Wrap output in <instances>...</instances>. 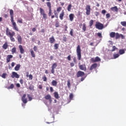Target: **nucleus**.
I'll return each mask as SVG.
<instances>
[{
	"label": "nucleus",
	"instance_id": "f8f14e48",
	"mask_svg": "<svg viewBox=\"0 0 126 126\" xmlns=\"http://www.w3.org/2000/svg\"><path fill=\"white\" fill-rule=\"evenodd\" d=\"M13 58V56L11 55H8L6 57V63H10V59Z\"/></svg>",
	"mask_w": 126,
	"mask_h": 126
},
{
	"label": "nucleus",
	"instance_id": "c756f323",
	"mask_svg": "<svg viewBox=\"0 0 126 126\" xmlns=\"http://www.w3.org/2000/svg\"><path fill=\"white\" fill-rule=\"evenodd\" d=\"M82 30L84 32H85V31H86V25L85 24V23H84L83 24Z\"/></svg>",
	"mask_w": 126,
	"mask_h": 126
},
{
	"label": "nucleus",
	"instance_id": "603ef678",
	"mask_svg": "<svg viewBox=\"0 0 126 126\" xmlns=\"http://www.w3.org/2000/svg\"><path fill=\"white\" fill-rule=\"evenodd\" d=\"M91 61L92 63H96V60L95 59V58H92L91 59Z\"/></svg>",
	"mask_w": 126,
	"mask_h": 126
},
{
	"label": "nucleus",
	"instance_id": "cd10ccee",
	"mask_svg": "<svg viewBox=\"0 0 126 126\" xmlns=\"http://www.w3.org/2000/svg\"><path fill=\"white\" fill-rule=\"evenodd\" d=\"M46 4H47V6L48 7L49 9L52 8V4L51 3V2H46Z\"/></svg>",
	"mask_w": 126,
	"mask_h": 126
},
{
	"label": "nucleus",
	"instance_id": "6e6d98bb",
	"mask_svg": "<svg viewBox=\"0 0 126 126\" xmlns=\"http://www.w3.org/2000/svg\"><path fill=\"white\" fill-rule=\"evenodd\" d=\"M34 52H37V50H38V48H37V46H34L33 48Z\"/></svg>",
	"mask_w": 126,
	"mask_h": 126
},
{
	"label": "nucleus",
	"instance_id": "f257e3e1",
	"mask_svg": "<svg viewBox=\"0 0 126 126\" xmlns=\"http://www.w3.org/2000/svg\"><path fill=\"white\" fill-rule=\"evenodd\" d=\"M10 15L11 17V22L12 23L13 29L14 30H15L16 31L18 32V31H19V29H18V27H17V25H16V23L14 22V19L13 18V15H14L13 10L12 9L10 10Z\"/></svg>",
	"mask_w": 126,
	"mask_h": 126
},
{
	"label": "nucleus",
	"instance_id": "ea45409f",
	"mask_svg": "<svg viewBox=\"0 0 126 126\" xmlns=\"http://www.w3.org/2000/svg\"><path fill=\"white\" fill-rule=\"evenodd\" d=\"M29 89L30 90H32V91H34V86L32 85H30L29 87Z\"/></svg>",
	"mask_w": 126,
	"mask_h": 126
},
{
	"label": "nucleus",
	"instance_id": "20e7f679",
	"mask_svg": "<svg viewBox=\"0 0 126 126\" xmlns=\"http://www.w3.org/2000/svg\"><path fill=\"white\" fill-rule=\"evenodd\" d=\"M95 26V28H96V29H98V30H102L104 29V25L98 22H96Z\"/></svg>",
	"mask_w": 126,
	"mask_h": 126
},
{
	"label": "nucleus",
	"instance_id": "c85d7f7f",
	"mask_svg": "<svg viewBox=\"0 0 126 126\" xmlns=\"http://www.w3.org/2000/svg\"><path fill=\"white\" fill-rule=\"evenodd\" d=\"M59 43H55L54 45L55 50H58L59 49Z\"/></svg>",
	"mask_w": 126,
	"mask_h": 126
},
{
	"label": "nucleus",
	"instance_id": "de8ad7c7",
	"mask_svg": "<svg viewBox=\"0 0 126 126\" xmlns=\"http://www.w3.org/2000/svg\"><path fill=\"white\" fill-rule=\"evenodd\" d=\"M28 98H29V101H32V97L30 96V94H28Z\"/></svg>",
	"mask_w": 126,
	"mask_h": 126
},
{
	"label": "nucleus",
	"instance_id": "79ce46f5",
	"mask_svg": "<svg viewBox=\"0 0 126 126\" xmlns=\"http://www.w3.org/2000/svg\"><path fill=\"white\" fill-rule=\"evenodd\" d=\"M116 50H118V48L117 47H116V46H113L112 47V49L111 50V52H115V51H116Z\"/></svg>",
	"mask_w": 126,
	"mask_h": 126
},
{
	"label": "nucleus",
	"instance_id": "7c9ffc66",
	"mask_svg": "<svg viewBox=\"0 0 126 126\" xmlns=\"http://www.w3.org/2000/svg\"><path fill=\"white\" fill-rule=\"evenodd\" d=\"M67 85L68 88H70V86H71V85H70V80L68 79L67 81Z\"/></svg>",
	"mask_w": 126,
	"mask_h": 126
},
{
	"label": "nucleus",
	"instance_id": "aec40b11",
	"mask_svg": "<svg viewBox=\"0 0 126 126\" xmlns=\"http://www.w3.org/2000/svg\"><path fill=\"white\" fill-rule=\"evenodd\" d=\"M111 9L112 10V11H116V12H118L119 11V9H118V7H117V6L111 7Z\"/></svg>",
	"mask_w": 126,
	"mask_h": 126
},
{
	"label": "nucleus",
	"instance_id": "4d7b16f0",
	"mask_svg": "<svg viewBox=\"0 0 126 126\" xmlns=\"http://www.w3.org/2000/svg\"><path fill=\"white\" fill-rule=\"evenodd\" d=\"M42 79L43 80V81H47V77H46V76H44L42 77Z\"/></svg>",
	"mask_w": 126,
	"mask_h": 126
},
{
	"label": "nucleus",
	"instance_id": "c03bdc74",
	"mask_svg": "<svg viewBox=\"0 0 126 126\" xmlns=\"http://www.w3.org/2000/svg\"><path fill=\"white\" fill-rule=\"evenodd\" d=\"M69 99L70 100H72V99H73V94H69Z\"/></svg>",
	"mask_w": 126,
	"mask_h": 126
},
{
	"label": "nucleus",
	"instance_id": "473e14b6",
	"mask_svg": "<svg viewBox=\"0 0 126 126\" xmlns=\"http://www.w3.org/2000/svg\"><path fill=\"white\" fill-rule=\"evenodd\" d=\"M94 23V21L93 20H91L90 21V23H89V26H90V27H92V25H93Z\"/></svg>",
	"mask_w": 126,
	"mask_h": 126
},
{
	"label": "nucleus",
	"instance_id": "5701e85b",
	"mask_svg": "<svg viewBox=\"0 0 126 126\" xmlns=\"http://www.w3.org/2000/svg\"><path fill=\"white\" fill-rule=\"evenodd\" d=\"M110 38H115V37H116V32H111L110 33Z\"/></svg>",
	"mask_w": 126,
	"mask_h": 126
},
{
	"label": "nucleus",
	"instance_id": "0eeeda50",
	"mask_svg": "<svg viewBox=\"0 0 126 126\" xmlns=\"http://www.w3.org/2000/svg\"><path fill=\"white\" fill-rule=\"evenodd\" d=\"M58 66L57 63H54L52 64L51 67V73L55 74V69Z\"/></svg>",
	"mask_w": 126,
	"mask_h": 126
},
{
	"label": "nucleus",
	"instance_id": "69168bd1",
	"mask_svg": "<svg viewBox=\"0 0 126 126\" xmlns=\"http://www.w3.org/2000/svg\"><path fill=\"white\" fill-rule=\"evenodd\" d=\"M38 88H39V89H42L43 86H42L41 85H39L38 86Z\"/></svg>",
	"mask_w": 126,
	"mask_h": 126
},
{
	"label": "nucleus",
	"instance_id": "052dcab7",
	"mask_svg": "<svg viewBox=\"0 0 126 126\" xmlns=\"http://www.w3.org/2000/svg\"><path fill=\"white\" fill-rule=\"evenodd\" d=\"M50 92L51 93H53V92H54V89H53V87H50Z\"/></svg>",
	"mask_w": 126,
	"mask_h": 126
},
{
	"label": "nucleus",
	"instance_id": "3c124183",
	"mask_svg": "<svg viewBox=\"0 0 126 126\" xmlns=\"http://www.w3.org/2000/svg\"><path fill=\"white\" fill-rule=\"evenodd\" d=\"M6 76V73H3L1 75V77L2 78H5Z\"/></svg>",
	"mask_w": 126,
	"mask_h": 126
},
{
	"label": "nucleus",
	"instance_id": "338daca9",
	"mask_svg": "<svg viewBox=\"0 0 126 126\" xmlns=\"http://www.w3.org/2000/svg\"><path fill=\"white\" fill-rule=\"evenodd\" d=\"M95 16H98V15H99V12H95Z\"/></svg>",
	"mask_w": 126,
	"mask_h": 126
},
{
	"label": "nucleus",
	"instance_id": "a878e982",
	"mask_svg": "<svg viewBox=\"0 0 126 126\" xmlns=\"http://www.w3.org/2000/svg\"><path fill=\"white\" fill-rule=\"evenodd\" d=\"M8 47V44H7L6 42L2 46V48L3 49H4V50H6Z\"/></svg>",
	"mask_w": 126,
	"mask_h": 126
},
{
	"label": "nucleus",
	"instance_id": "423d86ee",
	"mask_svg": "<svg viewBox=\"0 0 126 126\" xmlns=\"http://www.w3.org/2000/svg\"><path fill=\"white\" fill-rule=\"evenodd\" d=\"M86 14L87 15H90V13L91 12V7L90 5H87L86 6Z\"/></svg>",
	"mask_w": 126,
	"mask_h": 126
},
{
	"label": "nucleus",
	"instance_id": "4468645a",
	"mask_svg": "<svg viewBox=\"0 0 126 126\" xmlns=\"http://www.w3.org/2000/svg\"><path fill=\"white\" fill-rule=\"evenodd\" d=\"M45 99H46V100H49L50 103H52V96H51V95L50 94H47L46 95H45V96L44 97Z\"/></svg>",
	"mask_w": 126,
	"mask_h": 126
},
{
	"label": "nucleus",
	"instance_id": "09e8293b",
	"mask_svg": "<svg viewBox=\"0 0 126 126\" xmlns=\"http://www.w3.org/2000/svg\"><path fill=\"white\" fill-rule=\"evenodd\" d=\"M97 35L99 38H102V33H101L100 32H98L97 33Z\"/></svg>",
	"mask_w": 126,
	"mask_h": 126
},
{
	"label": "nucleus",
	"instance_id": "49530a36",
	"mask_svg": "<svg viewBox=\"0 0 126 126\" xmlns=\"http://www.w3.org/2000/svg\"><path fill=\"white\" fill-rule=\"evenodd\" d=\"M29 77L30 80H32V79H33V75H32V74H30L29 75Z\"/></svg>",
	"mask_w": 126,
	"mask_h": 126
},
{
	"label": "nucleus",
	"instance_id": "393cba45",
	"mask_svg": "<svg viewBox=\"0 0 126 126\" xmlns=\"http://www.w3.org/2000/svg\"><path fill=\"white\" fill-rule=\"evenodd\" d=\"M54 97L55 98H56V99H59V98H60V96H59V94L58 93V92H55L54 93Z\"/></svg>",
	"mask_w": 126,
	"mask_h": 126
},
{
	"label": "nucleus",
	"instance_id": "a211bd4d",
	"mask_svg": "<svg viewBox=\"0 0 126 126\" xmlns=\"http://www.w3.org/2000/svg\"><path fill=\"white\" fill-rule=\"evenodd\" d=\"M63 16H64V12L63 11L62 13L60 14L59 16L61 20H63Z\"/></svg>",
	"mask_w": 126,
	"mask_h": 126
},
{
	"label": "nucleus",
	"instance_id": "7ed1b4c3",
	"mask_svg": "<svg viewBox=\"0 0 126 126\" xmlns=\"http://www.w3.org/2000/svg\"><path fill=\"white\" fill-rule=\"evenodd\" d=\"M77 56L78 61L81 60V48H80V45H78L76 49Z\"/></svg>",
	"mask_w": 126,
	"mask_h": 126
},
{
	"label": "nucleus",
	"instance_id": "39448f33",
	"mask_svg": "<svg viewBox=\"0 0 126 126\" xmlns=\"http://www.w3.org/2000/svg\"><path fill=\"white\" fill-rule=\"evenodd\" d=\"M39 10L40 14L43 16L44 19L46 20L47 19V14L45 13V11L42 8H40Z\"/></svg>",
	"mask_w": 126,
	"mask_h": 126
},
{
	"label": "nucleus",
	"instance_id": "bf43d9fd",
	"mask_svg": "<svg viewBox=\"0 0 126 126\" xmlns=\"http://www.w3.org/2000/svg\"><path fill=\"white\" fill-rule=\"evenodd\" d=\"M73 61L75 63H77V61H76V58L75 57L73 58Z\"/></svg>",
	"mask_w": 126,
	"mask_h": 126
},
{
	"label": "nucleus",
	"instance_id": "9d476101",
	"mask_svg": "<svg viewBox=\"0 0 126 126\" xmlns=\"http://www.w3.org/2000/svg\"><path fill=\"white\" fill-rule=\"evenodd\" d=\"M22 101L24 104H26L27 103V98H26V94H24L22 97Z\"/></svg>",
	"mask_w": 126,
	"mask_h": 126
},
{
	"label": "nucleus",
	"instance_id": "680f3d73",
	"mask_svg": "<svg viewBox=\"0 0 126 126\" xmlns=\"http://www.w3.org/2000/svg\"><path fill=\"white\" fill-rule=\"evenodd\" d=\"M106 18H110L111 15H110V13L106 14Z\"/></svg>",
	"mask_w": 126,
	"mask_h": 126
},
{
	"label": "nucleus",
	"instance_id": "8fccbe9b",
	"mask_svg": "<svg viewBox=\"0 0 126 126\" xmlns=\"http://www.w3.org/2000/svg\"><path fill=\"white\" fill-rule=\"evenodd\" d=\"M67 38H66V37L65 36V35H64L63 36V41H64V42H66V40H67Z\"/></svg>",
	"mask_w": 126,
	"mask_h": 126
},
{
	"label": "nucleus",
	"instance_id": "e433bc0d",
	"mask_svg": "<svg viewBox=\"0 0 126 126\" xmlns=\"http://www.w3.org/2000/svg\"><path fill=\"white\" fill-rule=\"evenodd\" d=\"M95 63H97V62H101V59L99 58V57H96L95 58Z\"/></svg>",
	"mask_w": 126,
	"mask_h": 126
},
{
	"label": "nucleus",
	"instance_id": "ddd939ff",
	"mask_svg": "<svg viewBox=\"0 0 126 126\" xmlns=\"http://www.w3.org/2000/svg\"><path fill=\"white\" fill-rule=\"evenodd\" d=\"M97 66H98V64L96 63L93 64L90 68V70H93V69L96 68Z\"/></svg>",
	"mask_w": 126,
	"mask_h": 126
},
{
	"label": "nucleus",
	"instance_id": "37998d69",
	"mask_svg": "<svg viewBox=\"0 0 126 126\" xmlns=\"http://www.w3.org/2000/svg\"><path fill=\"white\" fill-rule=\"evenodd\" d=\"M49 13H48V15L49 16H52V8L51 9H49Z\"/></svg>",
	"mask_w": 126,
	"mask_h": 126
},
{
	"label": "nucleus",
	"instance_id": "a19ab883",
	"mask_svg": "<svg viewBox=\"0 0 126 126\" xmlns=\"http://www.w3.org/2000/svg\"><path fill=\"white\" fill-rule=\"evenodd\" d=\"M14 88V85H13V84H11L10 86V87H8V89H13V88Z\"/></svg>",
	"mask_w": 126,
	"mask_h": 126
},
{
	"label": "nucleus",
	"instance_id": "2eb2a0df",
	"mask_svg": "<svg viewBox=\"0 0 126 126\" xmlns=\"http://www.w3.org/2000/svg\"><path fill=\"white\" fill-rule=\"evenodd\" d=\"M19 49L21 54H24V53H25V50H24V49L23 48L22 45H19Z\"/></svg>",
	"mask_w": 126,
	"mask_h": 126
},
{
	"label": "nucleus",
	"instance_id": "b1692460",
	"mask_svg": "<svg viewBox=\"0 0 126 126\" xmlns=\"http://www.w3.org/2000/svg\"><path fill=\"white\" fill-rule=\"evenodd\" d=\"M51 84L53 86H57L58 85V82L56 80H53L51 82Z\"/></svg>",
	"mask_w": 126,
	"mask_h": 126
},
{
	"label": "nucleus",
	"instance_id": "5fc2aeb1",
	"mask_svg": "<svg viewBox=\"0 0 126 126\" xmlns=\"http://www.w3.org/2000/svg\"><path fill=\"white\" fill-rule=\"evenodd\" d=\"M61 10H62V7H59L57 8V11H58V12H60V11H61Z\"/></svg>",
	"mask_w": 126,
	"mask_h": 126
},
{
	"label": "nucleus",
	"instance_id": "72a5a7b5",
	"mask_svg": "<svg viewBox=\"0 0 126 126\" xmlns=\"http://www.w3.org/2000/svg\"><path fill=\"white\" fill-rule=\"evenodd\" d=\"M17 22H18L19 23H21V24H22V23H23V19H22V18H20L18 21Z\"/></svg>",
	"mask_w": 126,
	"mask_h": 126
},
{
	"label": "nucleus",
	"instance_id": "f704fd0d",
	"mask_svg": "<svg viewBox=\"0 0 126 126\" xmlns=\"http://www.w3.org/2000/svg\"><path fill=\"white\" fill-rule=\"evenodd\" d=\"M72 5L71 4H70L68 5V7H67V11H70V10H71V7H72Z\"/></svg>",
	"mask_w": 126,
	"mask_h": 126
},
{
	"label": "nucleus",
	"instance_id": "2f4dec72",
	"mask_svg": "<svg viewBox=\"0 0 126 126\" xmlns=\"http://www.w3.org/2000/svg\"><path fill=\"white\" fill-rule=\"evenodd\" d=\"M125 50L124 49H120L119 50V54L120 55H124V54H125Z\"/></svg>",
	"mask_w": 126,
	"mask_h": 126
},
{
	"label": "nucleus",
	"instance_id": "dca6fc26",
	"mask_svg": "<svg viewBox=\"0 0 126 126\" xmlns=\"http://www.w3.org/2000/svg\"><path fill=\"white\" fill-rule=\"evenodd\" d=\"M49 42L50 44H54L56 42V39L54 36H52L51 37L49 38Z\"/></svg>",
	"mask_w": 126,
	"mask_h": 126
},
{
	"label": "nucleus",
	"instance_id": "4be33fe9",
	"mask_svg": "<svg viewBox=\"0 0 126 126\" xmlns=\"http://www.w3.org/2000/svg\"><path fill=\"white\" fill-rule=\"evenodd\" d=\"M20 66H21L20 64H17L14 68L15 70H16V71H18V70L20 69Z\"/></svg>",
	"mask_w": 126,
	"mask_h": 126
},
{
	"label": "nucleus",
	"instance_id": "0e129e2a",
	"mask_svg": "<svg viewBox=\"0 0 126 126\" xmlns=\"http://www.w3.org/2000/svg\"><path fill=\"white\" fill-rule=\"evenodd\" d=\"M70 66H71V67H72L73 66H74V63H70Z\"/></svg>",
	"mask_w": 126,
	"mask_h": 126
},
{
	"label": "nucleus",
	"instance_id": "864d4df0",
	"mask_svg": "<svg viewBox=\"0 0 126 126\" xmlns=\"http://www.w3.org/2000/svg\"><path fill=\"white\" fill-rule=\"evenodd\" d=\"M70 34L71 36H73V29H71L70 32Z\"/></svg>",
	"mask_w": 126,
	"mask_h": 126
},
{
	"label": "nucleus",
	"instance_id": "412c9836",
	"mask_svg": "<svg viewBox=\"0 0 126 126\" xmlns=\"http://www.w3.org/2000/svg\"><path fill=\"white\" fill-rule=\"evenodd\" d=\"M70 21H73V19L74 18V14H70L69 15Z\"/></svg>",
	"mask_w": 126,
	"mask_h": 126
},
{
	"label": "nucleus",
	"instance_id": "6ab92c4d",
	"mask_svg": "<svg viewBox=\"0 0 126 126\" xmlns=\"http://www.w3.org/2000/svg\"><path fill=\"white\" fill-rule=\"evenodd\" d=\"M30 52L31 53V55L32 58H35L36 57V55H35V52H34V51H33V50L31 49L30 50Z\"/></svg>",
	"mask_w": 126,
	"mask_h": 126
},
{
	"label": "nucleus",
	"instance_id": "58836bf2",
	"mask_svg": "<svg viewBox=\"0 0 126 126\" xmlns=\"http://www.w3.org/2000/svg\"><path fill=\"white\" fill-rule=\"evenodd\" d=\"M121 25H122V26H124V27H126V21L121 22Z\"/></svg>",
	"mask_w": 126,
	"mask_h": 126
},
{
	"label": "nucleus",
	"instance_id": "4c0bfd02",
	"mask_svg": "<svg viewBox=\"0 0 126 126\" xmlns=\"http://www.w3.org/2000/svg\"><path fill=\"white\" fill-rule=\"evenodd\" d=\"M12 54H15V53H16V48L14 47L12 49L11 51Z\"/></svg>",
	"mask_w": 126,
	"mask_h": 126
},
{
	"label": "nucleus",
	"instance_id": "9b49d317",
	"mask_svg": "<svg viewBox=\"0 0 126 126\" xmlns=\"http://www.w3.org/2000/svg\"><path fill=\"white\" fill-rule=\"evenodd\" d=\"M11 76L12 78H14V77H15V78H19V75H18V74H17L16 72H12Z\"/></svg>",
	"mask_w": 126,
	"mask_h": 126
},
{
	"label": "nucleus",
	"instance_id": "e2e57ef3",
	"mask_svg": "<svg viewBox=\"0 0 126 126\" xmlns=\"http://www.w3.org/2000/svg\"><path fill=\"white\" fill-rule=\"evenodd\" d=\"M101 13L102 14H104V15H105V14H106V10H102V12H101Z\"/></svg>",
	"mask_w": 126,
	"mask_h": 126
},
{
	"label": "nucleus",
	"instance_id": "774afa93",
	"mask_svg": "<svg viewBox=\"0 0 126 126\" xmlns=\"http://www.w3.org/2000/svg\"><path fill=\"white\" fill-rule=\"evenodd\" d=\"M20 83H21V84H23V80L20 79Z\"/></svg>",
	"mask_w": 126,
	"mask_h": 126
},
{
	"label": "nucleus",
	"instance_id": "c9c22d12",
	"mask_svg": "<svg viewBox=\"0 0 126 126\" xmlns=\"http://www.w3.org/2000/svg\"><path fill=\"white\" fill-rule=\"evenodd\" d=\"M120 57L119 54H116L113 55L114 59H117V58H119Z\"/></svg>",
	"mask_w": 126,
	"mask_h": 126
},
{
	"label": "nucleus",
	"instance_id": "13d9d810",
	"mask_svg": "<svg viewBox=\"0 0 126 126\" xmlns=\"http://www.w3.org/2000/svg\"><path fill=\"white\" fill-rule=\"evenodd\" d=\"M67 59L68 61H71V56L70 55H68Z\"/></svg>",
	"mask_w": 126,
	"mask_h": 126
},
{
	"label": "nucleus",
	"instance_id": "a18cd8bd",
	"mask_svg": "<svg viewBox=\"0 0 126 126\" xmlns=\"http://www.w3.org/2000/svg\"><path fill=\"white\" fill-rule=\"evenodd\" d=\"M55 27L56 28L60 27V23L59 22H57L55 24Z\"/></svg>",
	"mask_w": 126,
	"mask_h": 126
},
{
	"label": "nucleus",
	"instance_id": "1a4fd4ad",
	"mask_svg": "<svg viewBox=\"0 0 126 126\" xmlns=\"http://www.w3.org/2000/svg\"><path fill=\"white\" fill-rule=\"evenodd\" d=\"M84 74H85L84 72L82 71H78L76 74V76L77 77H82V76H84Z\"/></svg>",
	"mask_w": 126,
	"mask_h": 126
},
{
	"label": "nucleus",
	"instance_id": "6e6552de",
	"mask_svg": "<svg viewBox=\"0 0 126 126\" xmlns=\"http://www.w3.org/2000/svg\"><path fill=\"white\" fill-rule=\"evenodd\" d=\"M79 68L81 70H84V71H86V70L87 69V68L86 67V65L85 64L79 65Z\"/></svg>",
	"mask_w": 126,
	"mask_h": 126
},
{
	"label": "nucleus",
	"instance_id": "f3484780",
	"mask_svg": "<svg viewBox=\"0 0 126 126\" xmlns=\"http://www.w3.org/2000/svg\"><path fill=\"white\" fill-rule=\"evenodd\" d=\"M17 40L18 43H19L20 44H22V37L20 35H17Z\"/></svg>",
	"mask_w": 126,
	"mask_h": 126
},
{
	"label": "nucleus",
	"instance_id": "f03ea898",
	"mask_svg": "<svg viewBox=\"0 0 126 126\" xmlns=\"http://www.w3.org/2000/svg\"><path fill=\"white\" fill-rule=\"evenodd\" d=\"M6 35L9 37L10 40L12 42H15V39L14 38V37H13V36L15 35V32H10V30H9V29H8V28H6Z\"/></svg>",
	"mask_w": 126,
	"mask_h": 126
},
{
	"label": "nucleus",
	"instance_id": "bb28decb",
	"mask_svg": "<svg viewBox=\"0 0 126 126\" xmlns=\"http://www.w3.org/2000/svg\"><path fill=\"white\" fill-rule=\"evenodd\" d=\"M121 38V34L120 33L117 32L115 33V38L116 39H120Z\"/></svg>",
	"mask_w": 126,
	"mask_h": 126
}]
</instances>
